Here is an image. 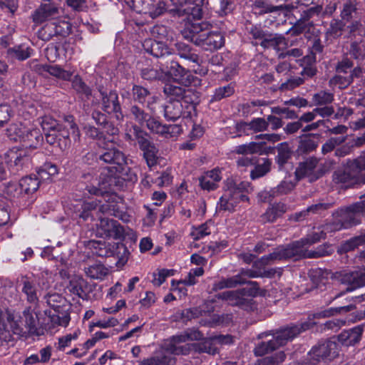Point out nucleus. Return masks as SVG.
Returning <instances> with one entry per match:
<instances>
[{
  "label": "nucleus",
  "instance_id": "nucleus-56",
  "mask_svg": "<svg viewBox=\"0 0 365 365\" xmlns=\"http://www.w3.org/2000/svg\"><path fill=\"white\" fill-rule=\"evenodd\" d=\"M235 92L234 87L231 85H227L225 86L220 87L216 88L212 96L213 101H220L224 98L232 96Z\"/></svg>",
  "mask_w": 365,
  "mask_h": 365
},
{
  "label": "nucleus",
  "instance_id": "nucleus-29",
  "mask_svg": "<svg viewBox=\"0 0 365 365\" xmlns=\"http://www.w3.org/2000/svg\"><path fill=\"white\" fill-rule=\"evenodd\" d=\"M184 108L182 102L179 99L168 100L163 106L164 117L168 120H175L185 112Z\"/></svg>",
  "mask_w": 365,
  "mask_h": 365
},
{
  "label": "nucleus",
  "instance_id": "nucleus-61",
  "mask_svg": "<svg viewBox=\"0 0 365 365\" xmlns=\"http://www.w3.org/2000/svg\"><path fill=\"white\" fill-rule=\"evenodd\" d=\"M312 99L314 105H326L333 101L334 96L331 93L320 91L317 93H315L313 96Z\"/></svg>",
  "mask_w": 365,
  "mask_h": 365
},
{
  "label": "nucleus",
  "instance_id": "nucleus-23",
  "mask_svg": "<svg viewBox=\"0 0 365 365\" xmlns=\"http://www.w3.org/2000/svg\"><path fill=\"white\" fill-rule=\"evenodd\" d=\"M346 23L339 19H332L324 35V43L327 46L334 43L342 34Z\"/></svg>",
  "mask_w": 365,
  "mask_h": 365
},
{
  "label": "nucleus",
  "instance_id": "nucleus-26",
  "mask_svg": "<svg viewBox=\"0 0 365 365\" xmlns=\"http://www.w3.org/2000/svg\"><path fill=\"white\" fill-rule=\"evenodd\" d=\"M43 140V137L38 129L26 128L21 143L25 148L36 149L41 145Z\"/></svg>",
  "mask_w": 365,
  "mask_h": 365
},
{
  "label": "nucleus",
  "instance_id": "nucleus-39",
  "mask_svg": "<svg viewBox=\"0 0 365 365\" xmlns=\"http://www.w3.org/2000/svg\"><path fill=\"white\" fill-rule=\"evenodd\" d=\"M287 211V206L281 202L272 205L262 215L264 222H272Z\"/></svg>",
  "mask_w": 365,
  "mask_h": 365
},
{
  "label": "nucleus",
  "instance_id": "nucleus-49",
  "mask_svg": "<svg viewBox=\"0 0 365 365\" xmlns=\"http://www.w3.org/2000/svg\"><path fill=\"white\" fill-rule=\"evenodd\" d=\"M53 24L55 26V32L58 35L65 36L71 33V24L67 20L56 19Z\"/></svg>",
  "mask_w": 365,
  "mask_h": 365
},
{
  "label": "nucleus",
  "instance_id": "nucleus-8",
  "mask_svg": "<svg viewBox=\"0 0 365 365\" xmlns=\"http://www.w3.org/2000/svg\"><path fill=\"white\" fill-rule=\"evenodd\" d=\"M202 335L198 331H190L185 332L184 334L174 336L171 339L170 344L166 345V349L169 351L168 355H164L162 357L151 358L143 363V365H175V359L171 356V354H179L183 353L182 349L179 346L181 342L186 341L187 340H199L202 338Z\"/></svg>",
  "mask_w": 365,
  "mask_h": 365
},
{
  "label": "nucleus",
  "instance_id": "nucleus-12",
  "mask_svg": "<svg viewBox=\"0 0 365 365\" xmlns=\"http://www.w3.org/2000/svg\"><path fill=\"white\" fill-rule=\"evenodd\" d=\"M247 34L254 46H279L282 43L287 46L282 35L272 34L261 25H252L247 29Z\"/></svg>",
  "mask_w": 365,
  "mask_h": 365
},
{
  "label": "nucleus",
  "instance_id": "nucleus-30",
  "mask_svg": "<svg viewBox=\"0 0 365 365\" xmlns=\"http://www.w3.org/2000/svg\"><path fill=\"white\" fill-rule=\"evenodd\" d=\"M221 171L219 169H213L205 173L200 178V184L203 190H213L217 187V183L221 180Z\"/></svg>",
  "mask_w": 365,
  "mask_h": 365
},
{
  "label": "nucleus",
  "instance_id": "nucleus-19",
  "mask_svg": "<svg viewBox=\"0 0 365 365\" xmlns=\"http://www.w3.org/2000/svg\"><path fill=\"white\" fill-rule=\"evenodd\" d=\"M22 314L24 328L26 331V336L41 335L43 331L39 327L38 314L31 307L25 309Z\"/></svg>",
  "mask_w": 365,
  "mask_h": 365
},
{
  "label": "nucleus",
  "instance_id": "nucleus-41",
  "mask_svg": "<svg viewBox=\"0 0 365 365\" xmlns=\"http://www.w3.org/2000/svg\"><path fill=\"white\" fill-rule=\"evenodd\" d=\"M239 127L244 130H251L255 133L267 130L268 122L262 118H256L249 123H241Z\"/></svg>",
  "mask_w": 365,
  "mask_h": 365
},
{
  "label": "nucleus",
  "instance_id": "nucleus-9",
  "mask_svg": "<svg viewBox=\"0 0 365 365\" xmlns=\"http://www.w3.org/2000/svg\"><path fill=\"white\" fill-rule=\"evenodd\" d=\"M88 246L93 255L101 257H113L118 259L116 265H123L128 260V251L123 243H110L104 240H91Z\"/></svg>",
  "mask_w": 365,
  "mask_h": 365
},
{
  "label": "nucleus",
  "instance_id": "nucleus-38",
  "mask_svg": "<svg viewBox=\"0 0 365 365\" xmlns=\"http://www.w3.org/2000/svg\"><path fill=\"white\" fill-rule=\"evenodd\" d=\"M40 180L36 175L22 178L19 181L21 192L30 195L35 192L39 187Z\"/></svg>",
  "mask_w": 365,
  "mask_h": 365
},
{
  "label": "nucleus",
  "instance_id": "nucleus-40",
  "mask_svg": "<svg viewBox=\"0 0 365 365\" xmlns=\"http://www.w3.org/2000/svg\"><path fill=\"white\" fill-rule=\"evenodd\" d=\"M245 283H246V280L244 279L240 274H237L229 278H223L219 282H215L213 284L212 290L217 291L225 288H232L237 287L238 284Z\"/></svg>",
  "mask_w": 365,
  "mask_h": 365
},
{
  "label": "nucleus",
  "instance_id": "nucleus-14",
  "mask_svg": "<svg viewBox=\"0 0 365 365\" xmlns=\"http://www.w3.org/2000/svg\"><path fill=\"white\" fill-rule=\"evenodd\" d=\"M331 278L337 283L347 286L345 292H351L365 286V269L350 272H337L332 274Z\"/></svg>",
  "mask_w": 365,
  "mask_h": 365
},
{
  "label": "nucleus",
  "instance_id": "nucleus-47",
  "mask_svg": "<svg viewBox=\"0 0 365 365\" xmlns=\"http://www.w3.org/2000/svg\"><path fill=\"white\" fill-rule=\"evenodd\" d=\"M50 316L51 322L53 325L66 327L70 322V314L68 310H62L56 312Z\"/></svg>",
  "mask_w": 365,
  "mask_h": 365
},
{
  "label": "nucleus",
  "instance_id": "nucleus-7",
  "mask_svg": "<svg viewBox=\"0 0 365 365\" xmlns=\"http://www.w3.org/2000/svg\"><path fill=\"white\" fill-rule=\"evenodd\" d=\"M173 9L170 11L173 17H183L187 20L185 28L192 23H201L205 0H170Z\"/></svg>",
  "mask_w": 365,
  "mask_h": 365
},
{
  "label": "nucleus",
  "instance_id": "nucleus-15",
  "mask_svg": "<svg viewBox=\"0 0 365 365\" xmlns=\"http://www.w3.org/2000/svg\"><path fill=\"white\" fill-rule=\"evenodd\" d=\"M139 3L140 4V9L138 10V14H148L153 19L163 15L165 12L173 16V13L170 10L173 9V6L170 1L140 0V1H138Z\"/></svg>",
  "mask_w": 365,
  "mask_h": 365
},
{
  "label": "nucleus",
  "instance_id": "nucleus-42",
  "mask_svg": "<svg viewBox=\"0 0 365 365\" xmlns=\"http://www.w3.org/2000/svg\"><path fill=\"white\" fill-rule=\"evenodd\" d=\"M86 274L94 279H102L108 274V270L102 264H94L84 269Z\"/></svg>",
  "mask_w": 365,
  "mask_h": 365
},
{
  "label": "nucleus",
  "instance_id": "nucleus-63",
  "mask_svg": "<svg viewBox=\"0 0 365 365\" xmlns=\"http://www.w3.org/2000/svg\"><path fill=\"white\" fill-rule=\"evenodd\" d=\"M185 69L182 67L178 63L175 61H173L170 63V66L168 71V73L173 77V78L177 81L180 82V79L183 76V73H185Z\"/></svg>",
  "mask_w": 365,
  "mask_h": 365
},
{
  "label": "nucleus",
  "instance_id": "nucleus-10",
  "mask_svg": "<svg viewBox=\"0 0 365 365\" xmlns=\"http://www.w3.org/2000/svg\"><path fill=\"white\" fill-rule=\"evenodd\" d=\"M336 184L344 185L346 187L365 182V162L356 160L351 162L344 169L338 170L333 175Z\"/></svg>",
  "mask_w": 365,
  "mask_h": 365
},
{
  "label": "nucleus",
  "instance_id": "nucleus-52",
  "mask_svg": "<svg viewBox=\"0 0 365 365\" xmlns=\"http://www.w3.org/2000/svg\"><path fill=\"white\" fill-rule=\"evenodd\" d=\"M356 11V4L351 0L346 1L343 6V9L341 11V20L347 22L350 21L352 19V14Z\"/></svg>",
  "mask_w": 365,
  "mask_h": 365
},
{
  "label": "nucleus",
  "instance_id": "nucleus-5",
  "mask_svg": "<svg viewBox=\"0 0 365 365\" xmlns=\"http://www.w3.org/2000/svg\"><path fill=\"white\" fill-rule=\"evenodd\" d=\"M48 272L43 271L38 274L21 275L19 279V284L21 287V292L26 296V300L28 303L34 306L39 302L38 295V289H47L50 287V282L47 276Z\"/></svg>",
  "mask_w": 365,
  "mask_h": 365
},
{
  "label": "nucleus",
  "instance_id": "nucleus-60",
  "mask_svg": "<svg viewBox=\"0 0 365 365\" xmlns=\"http://www.w3.org/2000/svg\"><path fill=\"white\" fill-rule=\"evenodd\" d=\"M236 7L235 0H221L220 9L217 11L220 16H225L231 14Z\"/></svg>",
  "mask_w": 365,
  "mask_h": 365
},
{
  "label": "nucleus",
  "instance_id": "nucleus-37",
  "mask_svg": "<svg viewBox=\"0 0 365 365\" xmlns=\"http://www.w3.org/2000/svg\"><path fill=\"white\" fill-rule=\"evenodd\" d=\"M360 213L353 209V205L340 211L341 227L348 228L359 223Z\"/></svg>",
  "mask_w": 365,
  "mask_h": 365
},
{
  "label": "nucleus",
  "instance_id": "nucleus-3",
  "mask_svg": "<svg viewBox=\"0 0 365 365\" xmlns=\"http://www.w3.org/2000/svg\"><path fill=\"white\" fill-rule=\"evenodd\" d=\"M211 28L212 24L208 21L192 23L182 31V36L195 46H225V34L210 31Z\"/></svg>",
  "mask_w": 365,
  "mask_h": 365
},
{
  "label": "nucleus",
  "instance_id": "nucleus-6",
  "mask_svg": "<svg viewBox=\"0 0 365 365\" xmlns=\"http://www.w3.org/2000/svg\"><path fill=\"white\" fill-rule=\"evenodd\" d=\"M245 187L242 182L237 183L232 179H227L225 183L224 194L217 205L219 211L233 212L241 201H248L245 194Z\"/></svg>",
  "mask_w": 365,
  "mask_h": 365
},
{
  "label": "nucleus",
  "instance_id": "nucleus-64",
  "mask_svg": "<svg viewBox=\"0 0 365 365\" xmlns=\"http://www.w3.org/2000/svg\"><path fill=\"white\" fill-rule=\"evenodd\" d=\"M322 10L323 7L322 5L312 6L307 10L303 11L300 14V17L302 20L308 22L314 16H319Z\"/></svg>",
  "mask_w": 365,
  "mask_h": 365
},
{
  "label": "nucleus",
  "instance_id": "nucleus-62",
  "mask_svg": "<svg viewBox=\"0 0 365 365\" xmlns=\"http://www.w3.org/2000/svg\"><path fill=\"white\" fill-rule=\"evenodd\" d=\"M346 137L331 138L322 147V152L323 154H327L332 151L336 145L344 143Z\"/></svg>",
  "mask_w": 365,
  "mask_h": 365
},
{
  "label": "nucleus",
  "instance_id": "nucleus-54",
  "mask_svg": "<svg viewBox=\"0 0 365 365\" xmlns=\"http://www.w3.org/2000/svg\"><path fill=\"white\" fill-rule=\"evenodd\" d=\"M58 129V147L61 150H64L70 144L69 131L62 125Z\"/></svg>",
  "mask_w": 365,
  "mask_h": 365
},
{
  "label": "nucleus",
  "instance_id": "nucleus-28",
  "mask_svg": "<svg viewBox=\"0 0 365 365\" xmlns=\"http://www.w3.org/2000/svg\"><path fill=\"white\" fill-rule=\"evenodd\" d=\"M38 72L43 76H46L48 73L63 81H69L73 75L71 71L64 70L58 65L51 64L40 65Z\"/></svg>",
  "mask_w": 365,
  "mask_h": 365
},
{
  "label": "nucleus",
  "instance_id": "nucleus-59",
  "mask_svg": "<svg viewBox=\"0 0 365 365\" xmlns=\"http://www.w3.org/2000/svg\"><path fill=\"white\" fill-rule=\"evenodd\" d=\"M352 81L351 76L348 74L343 76L342 74H337L329 81L331 86H338L339 88L342 89L347 87Z\"/></svg>",
  "mask_w": 365,
  "mask_h": 365
},
{
  "label": "nucleus",
  "instance_id": "nucleus-31",
  "mask_svg": "<svg viewBox=\"0 0 365 365\" xmlns=\"http://www.w3.org/2000/svg\"><path fill=\"white\" fill-rule=\"evenodd\" d=\"M233 152L241 155L254 153L262 155L268 153V148L266 147L264 142H250L249 143L236 146L234 148Z\"/></svg>",
  "mask_w": 365,
  "mask_h": 365
},
{
  "label": "nucleus",
  "instance_id": "nucleus-33",
  "mask_svg": "<svg viewBox=\"0 0 365 365\" xmlns=\"http://www.w3.org/2000/svg\"><path fill=\"white\" fill-rule=\"evenodd\" d=\"M152 38H146L145 42L142 43V46H145V43H150V46H153L154 43L160 46H167V28L163 25H156L150 29Z\"/></svg>",
  "mask_w": 365,
  "mask_h": 365
},
{
  "label": "nucleus",
  "instance_id": "nucleus-48",
  "mask_svg": "<svg viewBox=\"0 0 365 365\" xmlns=\"http://www.w3.org/2000/svg\"><path fill=\"white\" fill-rule=\"evenodd\" d=\"M8 54L13 58L24 61L31 56V50L29 47H11L8 50Z\"/></svg>",
  "mask_w": 365,
  "mask_h": 365
},
{
  "label": "nucleus",
  "instance_id": "nucleus-16",
  "mask_svg": "<svg viewBox=\"0 0 365 365\" xmlns=\"http://www.w3.org/2000/svg\"><path fill=\"white\" fill-rule=\"evenodd\" d=\"M101 151L98 153L99 160L106 163L115 164L118 166L128 165V159L124 154L113 145V140L102 142Z\"/></svg>",
  "mask_w": 365,
  "mask_h": 365
},
{
  "label": "nucleus",
  "instance_id": "nucleus-45",
  "mask_svg": "<svg viewBox=\"0 0 365 365\" xmlns=\"http://www.w3.org/2000/svg\"><path fill=\"white\" fill-rule=\"evenodd\" d=\"M213 227L212 221H207L198 227L192 229L191 235L194 240H198L211 233V228Z\"/></svg>",
  "mask_w": 365,
  "mask_h": 365
},
{
  "label": "nucleus",
  "instance_id": "nucleus-24",
  "mask_svg": "<svg viewBox=\"0 0 365 365\" xmlns=\"http://www.w3.org/2000/svg\"><path fill=\"white\" fill-rule=\"evenodd\" d=\"M217 297L227 302L231 306L245 308L249 304V301L245 298V289L226 291L217 294Z\"/></svg>",
  "mask_w": 365,
  "mask_h": 365
},
{
  "label": "nucleus",
  "instance_id": "nucleus-21",
  "mask_svg": "<svg viewBox=\"0 0 365 365\" xmlns=\"http://www.w3.org/2000/svg\"><path fill=\"white\" fill-rule=\"evenodd\" d=\"M59 16V9L51 4H42L36 9L32 15L33 21L36 24H41L50 20L55 21Z\"/></svg>",
  "mask_w": 365,
  "mask_h": 365
},
{
  "label": "nucleus",
  "instance_id": "nucleus-17",
  "mask_svg": "<svg viewBox=\"0 0 365 365\" xmlns=\"http://www.w3.org/2000/svg\"><path fill=\"white\" fill-rule=\"evenodd\" d=\"M295 174L299 179L307 177L309 181L313 182L320 178L323 172L318 160L315 158H310L299 165Z\"/></svg>",
  "mask_w": 365,
  "mask_h": 365
},
{
  "label": "nucleus",
  "instance_id": "nucleus-20",
  "mask_svg": "<svg viewBox=\"0 0 365 365\" xmlns=\"http://www.w3.org/2000/svg\"><path fill=\"white\" fill-rule=\"evenodd\" d=\"M67 288L71 294L84 300L88 299L89 294L93 291L92 285L80 276L73 277Z\"/></svg>",
  "mask_w": 365,
  "mask_h": 365
},
{
  "label": "nucleus",
  "instance_id": "nucleus-25",
  "mask_svg": "<svg viewBox=\"0 0 365 365\" xmlns=\"http://www.w3.org/2000/svg\"><path fill=\"white\" fill-rule=\"evenodd\" d=\"M99 92L102 98L103 110L108 113H118L120 110V106L118 102V94L115 91H110L108 93L103 90V88H99Z\"/></svg>",
  "mask_w": 365,
  "mask_h": 365
},
{
  "label": "nucleus",
  "instance_id": "nucleus-58",
  "mask_svg": "<svg viewBox=\"0 0 365 365\" xmlns=\"http://www.w3.org/2000/svg\"><path fill=\"white\" fill-rule=\"evenodd\" d=\"M294 187V184L291 180H283L277 187L273 188V192L276 197L287 195Z\"/></svg>",
  "mask_w": 365,
  "mask_h": 365
},
{
  "label": "nucleus",
  "instance_id": "nucleus-1",
  "mask_svg": "<svg viewBox=\"0 0 365 365\" xmlns=\"http://www.w3.org/2000/svg\"><path fill=\"white\" fill-rule=\"evenodd\" d=\"M81 179L82 182L78 186L80 190L87 192L85 195L90 194L103 197L105 203L99 208L103 214L113 216L123 222L128 221V215L120 209L117 202L118 196L110 192L115 183V178L105 173H101L99 176L87 173L82 174Z\"/></svg>",
  "mask_w": 365,
  "mask_h": 365
},
{
  "label": "nucleus",
  "instance_id": "nucleus-18",
  "mask_svg": "<svg viewBox=\"0 0 365 365\" xmlns=\"http://www.w3.org/2000/svg\"><path fill=\"white\" fill-rule=\"evenodd\" d=\"M100 234L106 237L120 239L124 234L123 227L116 220L101 217L97 224Z\"/></svg>",
  "mask_w": 365,
  "mask_h": 365
},
{
  "label": "nucleus",
  "instance_id": "nucleus-53",
  "mask_svg": "<svg viewBox=\"0 0 365 365\" xmlns=\"http://www.w3.org/2000/svg\"><path fill=\"white\" fill-rule=\"evenodd\" d=\"M179 83L185 86L198 87L201 86V79L194 76L190 71L185 69L183 76L180 79Z\"/></svg>",
  "mask_w": 365,
  "mask_h": 365
},
{
  "label": "nucleus",
  "instance_id": "nucleus-22",
  "mask_svg": "<svg viewBox=\"0 0 365 365\" xmlns=\"http://www.w3.org/2000/svg\"><path fill=\"white\" fill-rule=\"evenodd\" d=\"M138 144L143 152V157L148 167L156 165L158 161V149L150 141L148 136H142L138 135Z\"/></svg>",
  "mask_w": 365,
  "mask_h": 365
},
{
  "label": "nucleus",
  "instance_id": "nucleus-27",
  "mask_svg": "<svg viewBox=\"0 0 365 365\" xmlns=\"http://www.w3.org/2000/svg\"><path fill=\"white\" fill-rule=\"evenodd\" d=\"M38 72L43 76H46L48 73L63 81H69L73 75L71 71L64 70L58 65L51 64L40 65Z\"/></svg>",
  "mask_w": 365,
  "mask_h": 365
},
{
  "label": "nucleus",
  "instance_id": "nucleus-36",
  "mask_svg": "<svg viewBox=\"0 0 365 365\" xmlns=\"http://www.w3.org/2000/svg\"><path fill=\"white\" fill-rule=\"evenodd\" d=\"M286 6H273L269 4L267 0H254L252 9L255 14L262 16L265 14L272 13L283 10Z\"/></svg>",
  "mask_w": 365,
  "mask_h": 365
},
{
  "label": "nucleus",
  "instance_id": "nucleus-57",
  "mask_svg": "<svg viewBox=\"0 0 365 365\" xmlns=\"http://www.w3.org/2000/svg\"><path fill=\"white\" fill-rule=\"evenodd\" d=\"M72 86L78 93L84 94L86 97H89L91 95V88L78 76H76L73 79Z\"/></svg>",
  "mask_w": 365,
  "mask_h": 365
},
{
  "label": "nucleus",
  "instance_id": "nucleus-35",
  "mask_svg": "<svg viewBox=\"0 0 365 365\" xmlns=\"http://www.w3.org/2000/svg\"><path fill=\"white\" fill-rule=\"evenodd\" d=\"M46 304L55 312L68 310L67 300L61 294L56 292H48L44 296Z\"/></svg>",
  "mask_w": 365,
  "mask_h": 365
},
{
  "label": "nucleus",
  "instance_id": "nucleus-13",
  "mask_svg": "<svg viewBox=\"0 0 365 365\" xmlns=\"http://www.w3.org/2000/svg\"><path fill=\"white\" fill-rule=\"evenodd\" d=\"M339 354V345L335 341L327 340L313 346L307 359L317 362L332 360Z\"/></svg>",
  "mask_w": 365,
  "mask_h": 365
},
{
  "label": "nucleus",
  "instance_id": "nucleus-50",
  "mask_svg": "<svg viewBox=\"0 0 365 365\" xmlns=\"http://www.w3.org/2000/svg\"><path fill=\"white\" fill-rule=\"evenodd\" d=\"M364 244H365V235H361L346 241L342 245L341 249L344 252H349Z\"/></svg>",
  "mask_w": 365,
  "mask_h": 365
},
{
  "label": "nucleus",
  "instance_id": "nucleus-51",
  "mask_svg": "<svg viewBox=\"0 0 365 365\" xmlns=\"http://www.w3.org/2000/svg\"><path fill=\"white\" fill-rule=\"evenodd\" d=\"M39 123L45 133L58 129L61 125L56 120L49 115H45L41 118L39 119Z\"/></svg>",
  "mask_w": 365,
  "mask_h": 365
},
{
  "label": "nucleus",
  "instance_id": "nucleus-44",
  "mask_svg": "<svg viewBox=\"0 0 365 365\" xmlns=\"http://www.w3.org/2000/svg\"><path fill=\"white\" fill-rule=\"evenodd\" d=\"M199 93L192 89L185 90L181 101L182 102L185 110L190 113L191 109L194 108V105L198 102Z\"/></svg>",
  "mask_w": 365,
  "mask_h": 365
},
{
  "label": "nucleus",
  "instance_id": "nucleus-11",
  "mask_svg": "<svg viewBox=\"0 0 365 365\" xmlns=\"http://www.w3.org/2000/svg\"><path fill=\"white\" fill-rule=\"evenodd\" d=\"M138 120L142 127H147L151 132L158 134L165 138H177L182 132L180 126L176 124L163 125L150 115L140 112L138 110Z\"/></svg>",
  "mask_w": 365,
  "mask_h": 365
},
{
  "label": "nucleus",
  "instance_id": "nucleus-4",
  "mask_svg": "<svg viewBox=\"0 0 365 365\" xmlns=\"http://www.w3.org/2000/svg\"><path fill=\"white\" fill-rule=\"evenodd\" d=\"M315 323L310 319L301 323L299 325H294L276 331L272 334V339L268 341L260 342L255 348L256 356H263L269 351L275 350L285 345L289 340L293 339L302 331L312 327Z\"/></svg>",
  "mask_w": 365,
  "mask_h": 365
},
{
  "label": "nucleus",
  "instance_id": "nucleus-34",
  "mask_svg": "<svg viewBox=\"0 0 365 365\" xmlns=\"http://www.w3.org/2000/svg\"><path fill=\"white\" fill-rule=\"evenodd\" d=\"M4 158L7 163H14L18 168L22 166L29 160V156L24 149L13 148L4 154Z\"/></svg>",
  "mask_w": 365,
  "mask_h": 365
},
{
  "label": "nucleus",
  "instance_id": "nucleus-2",
  "mask_svg": "<svg viewBox=\"0 0 365 365\" xmlns=\"http://www.w3.org/2000/svg\"><path fill=\"white\" fill-rule=\"evenodd\" d=\"M305 240L302 239L286 247H279L273 252L255 262L254 266L256 268L261 269L275 261L284 259L316 258L326 255L324 251H309L305 248Z\"/></svg>",
  "mask_w": 365,
  "mask_h": 365
},
{
  "label": "nucleus",
  "instance_id": "nucleus-55",
  "mask_svg": "<svg viewBox=\"0 0 365 365\" xmlns=\"http://www.w3.org/2000/svg\"><path fill=\"white\" fill-rule=\"evenodd\" d=\"M271 166V162L268 159H264L263 163L257 165L251 172V178L252 179L259 178L267 174Z\"/></svg>",
  "mask_w": 365,
  "mask_h": 365
},
{
  "label": "nucleus",
  "instance_id": "nucleus-43",
  "mask_svg": "<svg viewBox=\"0 0 365 365\" xmlns=\"http://www.w3.org/2000/svg\"><path fill=\"white\" fill-rule=\"evenodd\" d=\"M26 129V128L21 123H13L7 128L6 134L11 140L21 142Z\"/></svg>",
  "mask_w": 365,
  "mask_h": 365
},
{
  "label": "nucleus",
  "instance_id": "nucleus-46",
  "mask_svg": "<svg viewBox=\"0 0 365 365\" xmlns=\"http://www.w3.org/2000/svg\"><path fill=\"white\" fill-rule=\"evenodd\" d=\"M184 91L182 88L171 83L165 84L164 87V93L170 101L179 99L181 101Z\"/></svg>",
  "mask_w": 365,
  "mask_h": 365
},
{
  "label": "nucleus",
  "instance_id": "nucleus-32",
  "mask_svg": "<svg viewBox=\"0 0 365 365\" xmlns=\"http://www.w3.org/2000/svg\"><path fill=\"white\" fill-rule=\"evenodd\" d=\"M362 334V329L356 327L349 330L343 331L338 336V341L346 346H354L360 340Z\"/></svg>",
  "mask_w": 365,
  "mask_h": 365
}]
</instances>
